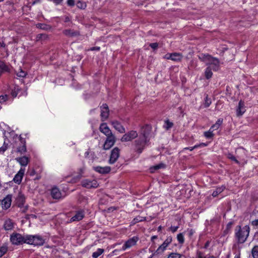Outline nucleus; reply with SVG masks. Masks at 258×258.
<instances>
[{
  "instance_id": "64",
  "label": "nucleus",
  "mask_w": 258,
  "mask_h": 258,
  "mask_svg": "<svg viewBox=\"0 0 258 258\" xmlns=\"http://www.w3.org/2000/svg\"><path fill=\"white\" fill-rule=\"evenodd\" d=\"M40 2V0H35L34 1H33L32 3V5H34L35 4H37V3H39Z\"/></svg>"
},
{
  "instance_id": "14",
  "label": "nucleus",
  "mask_w": 258,
  "mask_h": 258,
  "mask_svg": "<svg viewBox=\"0 0 258 258\" xmlns=\"http://www.w3.org/2000/svg\"><path fill=\"white\" fill-rule=\"evenodd\" d=\"M99 131L104 135H105L106 137L111 135H113L111 131L107 126L106 123H102L100 124L99 126Z\"/></svg>"
},
{
  "instance_id": "59",
  "label": "nucleus",
  "mask_w": 258,
  "mask_h": 258,
  "mask_svg": "<svg viewBox=\"0 0 258 258\" xmlns=\"http://www.w3.org/2000/svg\"><path fill=\"white\" fill-rule=\"evenodd\" d=\"M219 128V126H218V125L217 124H213L211 127V128H210V130H217Z\"/></svg>"
},
{
  "instance_id": "19",
  "label": "nucleus",
  "mask_w": 258,
  "mask_h": 258,
  "mask_svg": "<svg viewBox=\"0 0 258 258\" xmlns=\"http://www.w3.org/2000/svg\"><path fill=\"white\" fill-rule=\"evenodd\" d=\"M246 111L244 102L240 100L236 109V115L237 116H241Z\"/></svg>"
},
{
  "instance_id": "58",
  "label": "nucleus",
  "mask_w": 258,
  "mask_h": 258,
  "mask_svg": "<svg viewBox=\"0 0 258 258\" xmlns=\"http://www.w3.org/2000/svg\"><path fill=\"white\" fill-rule=\"evenodd\" d=\"M223 122V119L222 118H219L217 121L216 122V124L219 126V127L220 126V125L222 124Z\"/></svg>"
},
{
  "instance_id": "13",
  "label": "nucleus",
  "mask_w": 258,
  "mask_h": 258,
  "mask_svg": "<svg viewBox=\"0 0 258 258\" xmlns=\"http://www.w3.org/2000/svg\"><path fill=\"white\" fill-rule=\"evenodd\" d=\"M19 140L20 143L19 146L17 148V152L21 154H24L27 151L25 139L20 136Z\"/></svg>"
},
{
  "instance_id": "16",
  "label": "nucleus",
  "mask_w": 258,
  "mask_h": 258,
  "mask_svg": "<svg viewBox=\"0 0 258 258\" xmlns=\"http://www.w3.org/2000/svg\"><path fill=\"white\" fill-rule=\"evenodd\" d=\"M110 123L113 127L119 133L122 134L125 132V128L118 121L114 120L111 121Z\"/></svg>"
},
{
  "instance_id": "44",
  "label": "nucleus",
  "mask_w": 258,
  "mask_h": 258,
  "mask_svg": "<svg viewBox=\"0 0 258 258\" xmlns=\"http://www.w3.org/2000/svg\"><path fill=\"white\" fill-rule=\"evenodd\" d=\"M90 156H91V159L92 160H94V156H95V153L94 152H92V153H90L89 151H86L85 153V157L86 158H90Z\"/></svg>"
},
{
  "instance_id": "17",
  "label": "nucleus",
  "mask_w": 258,
  "mask_h": 258,
  "mask_svg": "<svg viewBox=\"0 0 258 258\" xmlns=\"http://www.w3.org/2000/svg\"><path fill=\"white\" fill-rule=\"evenodd\" d=\"M16 204L19 207H23L25 202V197L21 192H19L15 199Z\"/></svg>"
},
{
  "instance_id": "43",
  "label": "nucleus",
  "mask_w": 258,
  "mask_h": 258,
  "mask_svg": "<svg viewBox=\"0 0 258 258\" xmlns=\"http://www.w3.org/2000/svg\"><path fill=\"white\" fill-rule=\"evenodd\" d=\"M8 251V247L6 246H2L0 248V257L3 256Z\"/></svg>"
},
{
  "instance_id": "46",
  "label": "nucleus",
  "mask_w": 258,
  "mask_h": 258,
  "mask_svg": "<svg viewBox=\"0 0 258 258\" xmlns=\"http://www.w3.org/2000/svg\"><path fill=\"white\" fill-rule=\"evenodd\" d=\"M211 100L210 98H209L208 97V95H207V96L206 97L205 99V103H204L205 107H208L211 105Z\"/></svg>"
},
{
  "instance_id": "6",
  "label": "nucleus",
  "mask_w": 258,
  "mask_h": 258,
  "mask_svg": "<svg viewBox=\"0 0 258 258\" xmlns=\"http://www.w3.org/2000/svg\"><path fill=\"white\" fill-rule=\"evenodd\" d=\"M138 133L135 131L132 130L125 134L122 137L120 140L122 142L131 141L138 137Z\"/></svg>"
},
{
  "instance_id": "50",
  "label": "nucleus",
  "mask_w": 258,
  "mask_h": 258,
  "mask_svg": "<svg viewBox=\"0 0 258 258\" xmlns=\"http://www.w3.org/2000/svg\"><path fill=\"white\" fill-rule=\"evenodd\" d=\"M178 228H179L178 226H171L168 228V230L172 232V233H174L178 230Z\"/></svg>"
},
{
  "instance_id": "4",
  "label": "nucleus",
  "mask_w": 258,
  "mask_h": 258,
  "mask_svg": "<svg viewBox=\"0 0 258 258\" xmlns=\"http://www.w3.org/2000/svg\"><path fill=\"white\" fill-rule=\"evenodd\" d=\"M81 184L82 186L87 188H97L99 185L96 180L88 179L83 180L81 182Z\"/></svg>"
},
{
  "instance_id": "57",
  "label": "nucleus",
  "mask_w": 258,
  "mask_h": 258,
  "mask_svg": "<svg viewBox=\"0 0 258 258\" xmlns=\"http://www.w3.org/2000/svg\"><path fill=\"white\" fill-rule=\"evenodd\" d=\"M100 50V47H99V46H95V47H91L89 50H91V51H99Z\"/></svg>"
},
{
  "instance_id": "41",
  "label": "nucleus",
  "mask_w": 258,
  "mask_h": 258,
  "mask_svg": "<svg viewBox=\"0 0 258 258\" xmlns=\"http://www.w3.org/2000/svg\"><path fill=\"white\" fill-rule=\"evenodd\" d=\"M213 130H209L207 132L204 133V136L207 139H211L214 136L213 133Z\"/></svg>"
},
{
  "instance_id": "18",
  "label": "nucleus",
  "mask_w": 258,
  "mask_h": 258,
  "mask_svg": "<svg viewBox=\"0 0 258 258\" xmlns=\"http://www.w3.org/2000/svg\"><path fill=\"white\" fill-rule=\"evenodd\" d=\"M25 169L21 168L18 173L15 175L13 181L17 184H20L24 175Z\"/></svg>"
},
{
  "instance_id": "39",
  "label": "nucleus",
  "mask_w": 258,
  "mask_h": 258,
  "mask_svg": "<svg viewBox=\"0 0 258 258\" xmlns=\"http://www.w3.org/2000/svg\"><path fill=\"white\" fill-rule=\"evenodd\" d=\"M20 91V89L18 86L15 87L12 90V91L11 92V94L13 98L16 97L19 92Z\"/></svg>"
},
{
  "instance_id": "63",
  "label": "nucleus",
  "mask_w": 258,
  "mask_h": 258,
  "mask_svg": "<svg viewBox=\"0 0 258 258\" xmlns=\"http://www.w3.org/2000/svg\"><path fill=\"white\" fill-rule=\"evenodd\" d=\"M254 237L255 238V240L258 242V231L255 233Z\"/></svg>"
},
{
  "instance_id": "40",
  "label": "nucleus",
  "mask_w": 258,
  "mask_h": 258,
  "mask_svg": "<svg viewBox=\"0 0 258 258\" xmlns=\"http://www.w3.org/2000/svg\"><path fill=\"white\" fill-rule=\"evenodd\" d=\"M76 5L78 8L81 9H85L87 7L86 3L80 1L77 3Z\"/></svg>"
},
{
  "instance_id": "5",
  "label": "nucleus",
  "mask_w": 258,
  "mask_h": 258,
  "mask_svg": "<svg viewBox=\"0 0 258 258\" xmlns=\"http://www.w3.org/2000/svg\"><path fill=\"white\" fill-rule=\"evenodd\" d=\"M120 155V150L118 147L114 148L111 151L108 162L110 164H114L118 159Z\"/></svg>"
},
{
  "instance_id": "38",
  "label": "nucleus",
  "mask_w": 258,
  "mask_h": 258,
  "mask_svg": "<svg viewBox=\"0 0 258 258\" xmlns=\"http://www.w3.org/2000/svg\"><path fill=\"white\" fill-rule=\"evenodd\" d=\"M177 239L179 244H182L184 242L183 234L182 233L178 234L177 235Z\"/></svg>"
},
{
  "instance_id": "7",
  "label": "nucleus",
  "mask_w": 258,
  "mask_h": 258,
  "mask_svg": "<svg viewBox=\"0 0 258 258\" xmlns=\"http://www.w3.org/2000/svg\"><path fill=\"white\" fill-rule=\"evenodd\" d=\"M115 141L116 139L114 135L107 137L103 146V149L105 150H109L114 145Z\"/></svg>"
},
{
  "instance_id": "61",
  "label": "nucleus",
  "mask_w": 258,
  "mask_h": 258,
  "mask_svg": "<svg viewBox=\"0 0 258 258\" xmlns=\"http://www.w3.org/2000/svg\"><path fill=\"white\" fill-rule=\"evenodd\" d=\"M36 174V171L34 169H32L31 171L29 172V175L31 176H33L35 175Z\"/></svg>"
},
{
  "instance_id": "47",
  "label": "nucleus",
  "mask_w": 258,
  "mask_h": 258,
  "mask_svg": "<svg viewBox=\"0 0 258 258\" xmlns=\"http://www.w3.org/2000/svg\"><path fill=\"white\" fill-rule=\"evenodd\" d=\"M8 149V144H6L5 142L4 143V144L2 147L0 148V154L4 153Z\"/></svg>"
},
{
  "instance_id": "27",
  "label": "nucleus",
  "mask_w": 258,
  "mask_h": 258,
  "mask_svg": "<svg viewBox=\"0 0 258 258\" xmlns=\"http://www.w3.org/2000/svg\"><path fill=\"white\" fill-rule=\"evenodd\" d=\"M182 58V55L180 53H171V60L174 61H180Z\"/></svg>"
},
{
  "instance_id": "25",
  "label": "nucleus",
  "mask_w": 258,
  "mask_h": 258,
  "mask_svg": "<svg viewBox=\"0 0 258 258\" xmlns=\"http://www.w3.org/2000/svg\"><path fill=\"white\" fill-rule=\"evenodd\" d=\"M198 57L201 61L205 62L207 61H208L209 62H210L213 58V57L211 55H210V54H204V53L200 54L198 56Z\"/></svg>"
},
{
  "instance_id": "49",
  "label": "nucleus",
  "mask_w": 258,
  "mask_h": 258,
  "mask_svg": "<svg viewBox=\"0 0 258 258\" xmlns=\"http://www.w3.org/2000/svg\"><path fill=\"white\" fill-rule=\"evenodd\" d=\"M228 158L229 159L234 161L237 164H239V162L236 159V158L232 154H229L228 155Z\"/></svg>"
},
{
  "instance_id": "8",
  "label": "nucleus",
  "mask_w": 258,
  "mask_h": 258,
  "mask_svg": "<svg viewBox=\"0 0 258 258\" xmlns=\"http://www.w3.org/2000/svg\"><path fill=\"white\" fill-rule=\"evenodd\" d=\"M138 240V237L134 236L133 237L127 240L120 250L124 251L126 249L131 247L132 246L136 244V243Z\"/></svg>"
},
{
  "instance_id": "2",
  "label": "nucleus",
  "mask_w": 258,
  "mask_h": 258,
  "mask_svg": "<svg viewBox=\"0 0 258 258\" xmlns=\"http://www.w3.org/2000/svg\"><path fill=\"white\" fill-rule=\"evenodd\" d=\"M250 232V227L248 225L242 227L237 225L235 229V238L238 244L244 243L247 239Z\"/></svg>"
},
{
  "instance_id": "24",
  "label": "nucleus",
  "mask_w": 258,
  "mask_h": 258,
  "mask_svg": "<svg viewBox=\"0 0 258 258\" xmlns=\"http://www.w3.org/2000/svg\"><path fill=\"white\" fill-rule=\"evenodd\" d=\"M16 160L22 166H26L29 162V158L26 156L16 158Z\"/></svg>"
},
{
  "instance_id": "12",
  "label": "nucleus",
  "mask_w": 258,
  "mask_h": 258,
  "mask_svg": "<svg viewBox=\"0 0 258 258\" xmlns=\"http://www.w3.org/2000/svg\"><path fill=\"white\" fill-rule=\"evenodd\" d=\"M85 216V212L83 210L75 212V214L70 219V222L79 221L83 219Z\"/></svg>"
},
{
  "instance_id": "62",
  "label": "nucleus",
  "mask_w": 258,
  "mask_h": 258,
  "mask_svg": "<svg viewBox=\"0 0 258 258\" xmlns=\"http://www.w3.org/2000/svg\"><path fill=\"white\" fill-rule=\"evenodd\" d=\"M210 241H207L205 243V245H204V248H207L209 247V245H210Z\"/></svg>"
},
{
  "instance_id": "28",
  "label": "nucleus",
  "mask_w": 258,
  "mask_h": 258,
  "mask_svg": "<svg viewBox=\"0 0 258 258\" xmlns=\"http://www.w3.org/2000/svg\"><path fill=\"white\" fill-rule=\"evenodd\" d=\"M10 71V68L6 64V63L0 60V72L1 74L8 72Z\"/></svg>"
},
{
  "instance_id": "37",
  "label": "nucleus",
  "mask_w": 258,
  "mask_h": 258,
  "mask_svg": "<svg viewBox=\"0 0 258 258\" xmlns=\"http://www.w3.org/2000/svg\"><path fill=\"white\" fill-rule=\"evenodd\" d=\"M36 27L37 28L41 29L44 30H47L50 29V27L44 24L38 23L36 24Z\"/></svg>"
},
{
  "instance_id": "35",
  "label": "nucleus",
  "mask_w": 258,
  "mask_h": 258,
  "mask_svg": "<svg viewBox=\"0 0 258 258\" xmlns=\"http://www.w3.org/2000/svg\"><path fill=\"white\" fill-rule=\"evenodd\" d=\"M167 258H185V256L177 252L170 253Z\"/></svg>"
},
{
  "instance_id": "23",
  "label": "nucleus",
  "mask_w": 258,
  "mask_h": 258,
  "mask_svg": "<svg viewBox=\"0 0 258 258\" xmlns=\"http://www.w3.org/2000/svg\"><path fill=\"white\" fill-rule=\"evenodd\" d=\"M209 63L210 65L209 67H211L213 71H217L219 70V61L218 58L213 57Z\"/></svg>"
},
{
  "instance_id": "52",
  "label": "nucleus",
  "mask_w": 258,
  "mask_h": 258,
  "mask_svg": "<svg viewBox=\"0 0 258 258\" xmlns=\"http://www.w3.org/2000/svg\"><path fill=\"white\" fill-rule=\"evenodd\" d=\"M149 46L154 50L156 49L158 47V43L157 42L150 43Z\"/></svg>"
},
{
  "instance_id": "1",
  "label": "nucleus",
  "mask_w": 258,
  "mask_h": 258,
  "mask_svg": "<svg viewBox=\"0 0 258 258\" xmlns=\"http://www.w3.org/2000/svg\"><path fill=\"white\" fill-rule=\"evenodd\" d=\"M10 240L13 244L19 245L27 243L34 246H42L45 243L44 239L39 235H22L13 233L11 235Z\"/></svg>"
},
{
  "instance_id": "21",
  "label": "nucleus",
  "mask_w": 258,
  "mask_h": 258,
  "mask_svg": "<svg viewBox=\"0 0 258 258\" xmlns=\"http://www.w3.org/2000/svg\"><path fill=\"white\" fill-rule=\"evenodd\" d=\"M51 197L53 199L59 200L61 198L62 195L59 189L56 187L52 188L50 192Z\"/></svg>"
},
{
  "instance_id": "22",
  "label": "nucleus",
  "mask_w": 258,
  "mask_h": 258,
  "mask_svg": "<svg viewBox=\"0 0 258 258\" xmlns=\"http://www.w3.org/2000/svg\"><path fill=\"white\" fill-rule=\"evenodd\" d=\"M14 227V222L12 220L8 219L4 222L3 228L6 231H11Z\"/></svg>"
},
{
  "instance_id": "11",
  "label": "nucleus",
  "mask_w": 258,
  "mask_h": 258,
  "mask_svg": "<svg viewBox=\"0 0 258 258\" xmlns=\"http://www.w3.org/2000/svg\"><path fill=\"white\" fill-rule=\"evenodd\" d=\"M12 196L11 195H7L2 201L1 204L2 205L3 209H8L11 205Z\"/></svg>"
},
{
  "instance_id": "53",
  "label": "nucleus",
  "mask_w": 258,
  "mask_h": 258,
  "mask_svg": "<svg viewBox=\"0 0 258 258\" xmlns=\"http://www.w3.org/2000/svg\"><path fill=\"white\" fill-rule=\"evenodd\" d=\"M67 5L70 7H74L75 6V1L74 0H68L67 1Z\"/></svg>"
},
{
  "instance_id": "15",
  "label": "nucleus",
  "mask_w": 258,
  "mask_h": 258,
  "mask_svg": "<svg viewBox=\"0 0 258 258\" xmlns=\"http://www.w3.org/2000/svg\"><path fill=\"white\" fill-rule=\"evenodd\" d=\"M93 169L96 172L101 174H107L111 171V168L109 166L101 167L100 166H97L93 167Z\"/></svg>"
},
{
  "instance_id": "9",
  "label": "nucleus",
  "mask_w": 258,
  "mask_h": 258,
  "mask_svg": "<svg viewBox=\"0 0 258 258\" xmlns=\"http://www.w3.org/2000/svg\"><path fill=\"white\" fill-rule=\"evenodd\" d=\"M101 109V114L100 116L101 117L102 121H104L106 120L109 116V110L108 106L107 104L104 103L100 107Z\"/></svg>"
},
{
  "instance_id": "34",
  "label": "nucleus",
  "mask_w": 258,
  "mask_h": 258,
  "mask_svg": "<svg viewBox=\"0 0 258 258\" xmlns=\"http://www.w3.org/2000/svg\"><path fill=\"white\" fill-rule=\"evenodd\" d=\"M104 251L103 248H98L97 251L92 253L93 258H98Z\"/></svg>"
},
{
  "instance_id": "60",
  "label": "nucleus",
  "mask_w": 258,
  "mask_h": 258,
  "mask_svg": "<svg viewBox=\"0 0 258 258\" xmlns=\"http://www.w3.org/2000/svg\"><path fill=\"white\" fill-rule=\"evenodd\" d=\"M164 58L167 59H171V53H167L165 56Z\"/></svg>"
},
{
  "instance_id": "56",
  "label": "nucleus",
  "mask_w": 258,
  "mask_h": 258,
  "mask_svg": "<svg viewBox=\"0 0 258 258\" xmlns=\"http://www.w3.org/2000/svg\"><path fill=\"white\" fill-rule=\"evenodd\" d=\"M251 224L253 226L258 227V219L252 221Z\"/></svg>"
},
{
  "instance_id": "31",
  "label": "nucleus",
  "mask_w": 258,
  "mask_h": 258,
  "mask_svg": "<svg viewBox=\"0 0 258 258\" xmlns=\"http://www.w3.org/2000/svg\"><path fill=\"white\" fill-rule=\"evenodd\" d=\"M212 68L211 67H207L205 71V76L207 79H210L213 76L212 72Z\"/></svg>"
},
{
  "instance_id": "3",
  "label": "nucleus",
  "mask_w": 258,
  "mask_h": 258,
  "mask_svg": "<svg viewBox=\"0 0 258 258\" xmlns=\"http://www.w3.org/2000/svg\"><path fill=\"white\" fill-rule=\"evenodd\" d=\"M149 139H146L141 136L135 141V146L136 151L139 153H141L145 149L146 144L149 141Z\"/></svg>"
},
{
  "instance_id": "45",
  "label": "nucleus",
  "mask_w": 258,
  "mask_h": 258,
  "mask_svg": "<svg viewBox=\"0 0 258 258\" xmlns=\"http://www.w3.org/2000/svg\"><path fill=\"white\" fill-rule=\"evenodd\" d=\"M85 170V167H82L79 169V172H78V175L77 176V179H80L83 175V174L84 173V171Z\"/></svg>"
},
{
  "instance_id": "48",
  "label": "nucleus",
  "mask_w": 258,
  "mask_h": 258,
  "mask_svg": "<svg viewBox=\"0 0 258 258\" xmlns=\"http://www.w3.org/2000/svg\"><path fill=\"white\" fill-rule=\"evenodd\" d=\"M17 75L19 77H25L26 75V73L22 70L20 69L19 71L17 73Z\"/></svg>"
},
{
  "instance_id": "32",
  "label": "nucleus",
  "mask_w": 258,
  "mask_h": 258,
  "mask_svg": "<svg viewBox=\"0 0 258 258\" xmlns=\"http://www.w3.org/2000/svg\"><path fill=\"white\" fill-rule=\"evenodd\" d=\"M48 38V36L47 34L45 33L39 34L36 36V41H44L47 40Z\"/></svg>"
},
{
  "instance_id": "29",
  "label": "nucleus",
  "mask_w": 258,
  "mask_h": 258,
  "mask_svg": "<svg viewBox=\"0 0 258 258\" xmlns=\"http://www.w3.org/2000/svg\"><path fill=\"white\" fill-rule=\"evenodd\" d=\"M146 221V217H142L140 216H138L135 218L131 222L132 225H135L136 223L139 222H142Z\"/></svg>"
},
{
  "instance_id": "33",
  "label": "nucleus",
  "mask_w": 258,
  "mask_h": 258,
  "mask_svg": "<svg viewBox=\"0 0 258 258\" xmlns=\"http://www.w3.org/2000/svg\"><path fill=\"white\" fill-rule=\"evenodd\" d=\"M225 187L224 186H222L221 187H217L215 190H214L212 195L213 197H217L219 194L222 192L224 189H225Z\"/></svg>"
},
{
  "instance_id": "42",
  "label": "nucleus",
  "mask_w": 258,
  "mask_h": 258,
  "mask_svg": "<svg viewBox=\"0 0 258 258\" xmlns=\"http://www.w3.org/2000/svg\"><path fill=\"white\" fill-rule=\"evenodd\" d=\"M172 241V237L171 236H167L166 239L162 243L166 247H167Z\"/></svg>"
},
{
  "instance_id": "54",
  "label": "nucleus",
  "mask_w": 258,
  "mask_h": 258,
  "mask_svg": "<svg viewBox=\"0 0 258 258\" xmlns=\"http://www.w3.org/2000/svg\"><path fill=\"white\" fill-rule=\"evenodd\" d=\"M48 1L53 2L56 5H60L63 1V0H48Z\"/></svg>"
},
{
  "instance_id": "51",
  "label": "nucleus",
  "mask_w": 258,
  "mask_h": 258,
  "mask_svg": "<svg viewBox=\"0 0 258 258\" xmlns=\"http://www.w3.org/2000/svg\"><path fill=\"white\" fill-rule=\"evenodd\" d=\"M8 96L7 95L0 96V103H2L5 102L8 100Z\"/></svg>"
},
{
  "instance_id": "55",
  "label": "nucleus",
  "mask_w": 258,
  "mask_h": 258,
  "mask_svg": "<svg viewBox=\"0 0 258 258\" xmlns=\"http://www.w3.org/2000/svg\"><path fill=\"white\" fill-rule=\"evenodd\" d=\"M187 231L188 237L191 238L193 234H194L195 231L192 229H187Z\"/></svg>"
},
{
  "instance_id": "36",
  "label": "nucleus",
  "mask_w": 258,
  "mask_h": 258,
  "mask_svg": "<svg viewBox=\"0 0 258 258\" xmlns=\"http://www.w3.org/2000/svg\"><path fill=\"white\" fill-rule=\"evenodd\" d=\"M173 126V122L170 121L168 119H167L165 121V124L164 125V128L168 131Z\"/></svg>"
},
{
  "instance_id": "20",
  "label": "nucleus",
  "mask_w": 258,
  "mask_h": 258,
  "mask_svg": "<svg viewBox=\"0 0 258 258\" xmlns=\"http://www.w3.org/2000/svg\"><path fill=\"white\" fill-rule=\"evenodd\" d=\"M63 34L70 37H74L80 35V32L73 29H66L63 31Z\"/></svg>"
},
{
  "instance_id": "26",
  "label": "nucleus",
  "mask_w": 258,
  "mask_h": 258,
  "mask_svg": "<svg viewBox=\"0 0 258 258\" xmlns=\"http://www.w3.org/2000/svg\"><path fill=\"white\" fill-rule=\"evenodd\" d=\"M166 248L167 247L162 244L155 251L152 253V254L149 258H152L154 256L162 254Z\"/></svg>"
},
{
  "instance_id": "30",
  "label": "nucleus",
  "mask_w": 258,
  "mask_h": 258,
  "mask_svg": "<svg viewBox=\"0 0 258 258\" xmlns=\"http://www.w3.org/2000/svg\"><path fill=\"white\" fill-rule=\"evenodd\" d=\"M251 255L252 258H258V245H255L252 248Z\"/></svg>"
},
{
  "instance_id": "10",
  "label": "nucleus",
  "mask_w": 258,
  "mask_h": 258,
  "mask_svg": "<svg viewBox=\"0 0 258 258\" xmlns=\"http://www.w3.org/2000/svg\"><path fill=\"white\" fill-rule=\"evenodd\" d=\"M152 131V126L149 124L143 126L140 130V136L146 139H149V136Z\"/></svg>"
}]
</instances>
